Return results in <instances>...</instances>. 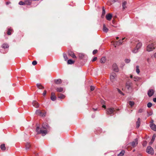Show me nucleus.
<instances>
[{"mask_svg":"<svg viewBox=\"0 0 156 156\" xmlns=\"http://www.w3.org/2000/svg\"><path fill=\"white\" fill-rule=\"evenodd\" d=\"M36 131L37 133V134H41L42 136L45 135L47 133V130L45 129H43L42 128L40 129L39 127H37Z\"/></svg>","mask_w":156,"mask_h":156,"instance_id":"1","label":"nucleus"},{"mask_svg":"<svg viewBox=\"0 0 156 156\" xmlns=\"http://www.w3.org/2000/svg\"><path fill=\"white\" fill-rule=\"evenodd\" d=\"M110 80L114 84L117 81V75L115 73H112L111 74Z\"/></svg>","mask_w":156,"mask_h":156,"instance_id":"2","label":"nucleus"},{"mask_svg":"<svg viewBox=\"0 0 156 156\" xmlns=\"http://www.w3.org/2000/svg\"><path fill=\"white\" fill-rule=\"evenodd\" d=\"M116 110L113 108H107L106 110V113L108 115H114V113L115 112Z\"/></svg>","mask_w":156,"mask_h":156,"instance_id":"3","label":"nucleus"},{"mask_svg":"<svg viewBox=\"0 0 156 156\" xmlns=\"http://www.w3.org/2000/svg\"><path fill=\"white\" fill-rule=\"evenodd\" d=\"M154 48V43L152 42H150L147 47V51H153Z\"/></svg>","mask_w":156,"mask_h":156,"instance_id":"4","label":"nucleus"},{"mask_svg":"<svg viewBox=\"0 0 156 156\" xmlns=\"http://www.w3.org/2000/svg\"><path fill=\"white\" fill-rule=\"evenodd\" d=\"M36 113V114L42 117L45 116L46 114V112L44 111H41L39 110H37Z\"/></svg>","mask_w":156,"mask_h":156,"instance_id":"5","label":"nucleus"},{"mask_svg":"<svg viewBox=\"0 0 156 156\" xmlns=\"http://www.w3.org/2000/svg\"><path fill=\"white\" fill-rule=\"evenodd\" d=\"M146 152L148 154L153 155L154 154V151L153 148L150 146H148L146 150Z\"/></svg>","mask_w":156,"mask_h":156,"instance_id":"6","label":"nucleus"},{"mask_svg":"<svg viewBox=\"0 0 156 156\" xmlns=\"http://www.w3.org/2000/svg\"><path fill=\"white\" fill-rule=\"evenodd\" d=\"M138 143V140L137 138L134 140V141H132L131 143V145L133 147H136Z\"/></svg>","mask_w":156,"mask_h":156,"instance_id":"7","label":"nucleus"},{"mask_svg":"<svg viewBox=\"0 0 156 156\" xmlns=\"http://www.w3.org/2000/svg\"><path fill=\"white\" fill-rule=\"evenodd\" d=\"M154 91L153 89H150L148 90L147 92V94L149 97H151L154 94Z\"/></svg>","mask_w":156,"mask_h":156,"instance_id":"8","label":"nucleus"},{"mask_svg":"<svg viewBox=\"0 0 156 156\" xmlns=\"http://www.w3.org/2000/svg\"><path fill=\"white\" fill-rule=\"evenodd\" d=\"M112 69L114 71L117 72L119 71L118 67L116 64L114 63L113 65Z\"/></svg>","mask_w":156,"mask_h":156,"instance_id":"9","label":"nucleus"},{"mask_svg":"<svg viewBox=\"0 0 156 156\" xmlns=\"http://www.w3.org/2000/svg\"><path fill=\"white\" fill-rule=\"evenodd\" d=\"M68 54L69 55L71 56L73 58H76V57L74 53L71 51H68Z\"/></svg>","mask_w":156,"mask_h":156,"instance_id":"10","label":"nucleus"},{"mask_svg":"<svg viewBox=\"0 0 156 156\" xmlns=\"http://www.w3.org/2000/svg\"><path fill=\"white\" fill-rule=\"evenodd\" d=\"M49 126L46 122L43 123L42 125V127L41 128H43L44 129L47 130V129H49Z\"/></svg>","mask_w":156,"mask_h":156,"instance_id":"11","label":"nucleus"},{"mask_svg":"<svg viewBox=\"0 0 156 156\" xmlns=\"http://www.w3.org/2000/svg\"><path fill=\"white\" fill-rule=\"evenodd\" d=\"M56 98V97L55 95V93L54 92H52L51 94V99L53 101H55Z\"/></svg>","mask_w":156,"mask_h":156,"instance_id":"12","label":"nucleus"},{"mask_svg":"<svg viewBox=\"0 0 156 156\" xmlns=\"http://www.w3.org/2000/svg\"><path fill=\"white\" fill-rule=\"evenodd\" d=\"M33 105L35 108H37L39 107V105L38 102L35 101H33L32 102Z\"/></svg>","mask_w":156,"mask_h":156,"instance_id":"13","label":"nucleus"},{"mask_svg":"<svg viewBox=\"0 0 156 156\" xmlns=\"http://www.w3.org/2000/svg\"><path fill=\"white\" fill-rule=\"evenodd\" d=\"M112 17V15L110 13H109L108 14L106 15V18L107 20L109 21L110 20H111Z\"/></svg>","mask_w":156,"mask_h":156,"instance_id":"14","label":"nucleus"},{"mask_svg":"<svg viewBox=\"0 0 156 156\" xmlns=\"http://www.w3.org/2000/svg\"><path fill=\"white\" fill-rule=\"evenodd\" d=\"M140 118H139L137 120L136 122V127L137 128H138L140 126Z\"/></svg>","mask_w":156,"mask_h":156,"instance_id":"15","label":"nucleus"},{"mask_svg":"<svg viewBox=\"0 0 156 156\" xmlns=\"http://www.w3.org/2000/svg\"><path fill=\"white\" fill-rule=\"evenodd\" d=\"M37 87L39 89H43L44 87L41 83H38L36 84Z\"/></svg>","mask_w":156,"mask_h":156,"instance_id":"16","label":"nucleus"},{"mask_svg":"<svg viewBox=\"0 0 156 156\" xmlns=\"http://www.w3.org/2000/svg\"><path fill=\"white\" fill-rule=\"evenodd\" d=\"M151 128L154 131H156V126L154 124H152L150 125Z\"/></svg>","mask_w":156,"mask_h":156,"instance_id":"17","label":"nucleus"},{"mask_svg":"<svg viewBox=\"0 0 156 156\" xmlns=\"http://www.w3.org/2000/svg\"><path fill=\"white\" fill-rule=\"evenodd\" d=\"M156 137V134H154L152 137V138L151 139V140L150 141V142L149 143V144L151 145L152 144L154 141L155 138V137Z\"/></svg>","mask_w":156,"mask_h":156,"instance_id":"18","label":"nucleus"},{"mask_svg":"<svg viewBox=\"0 0 156 156\" xmlns=\"http://www.w3.org/2000/svg\"><path fill=\"white\" fill-rule=\"evenodd\" d=\"M127 4V2L126 1H124L122 3V9L123 10H124L127 7L126 6Z\"/></svg>","mask_w":156,"mask_h":156,"instance_id":"19","label":"nucleus"},{"mask_svg":"<svg viewBox=\"0 0 156 156\" xmlns=\"http://www.w3.org/2000/svg\"><path fill=\"white\" fill-rule=\"evenodd\" d=\"M108 30L105 24L103 25V30L104 32L107 33L108 32Z\"/></svg>","mask_w":156,"mask_h":156,"instance_id":"20","label":"nucleus"},{"mask_svg":"<svg viewBox=\"0 0 156 156\" xmlns=\"http://www.w3.org/2000/svg\"><path fill=\"white\" fill-rule=\"evenodd\" d=\"M57 96L58 98L61 99H63L65 97V96L64 95L61 94H58Z\"/></svg>","mask_w":156,"mask_h":156,"instance_id":"21","label":"nucleus"},{"mask_svg":"<svg viewBox=\"0 0 156 156\" xmlns=\"http://www.w3.org/2000/svg\"><path fill=\"white\" fill-rule=\"evenodd\" d=\"M25 5H30L31 3V0H25L24 1Z\"/></svg>","mask_w":156,"mask_h":156,"instance_id":"22","label":"nucleus"},{"mask_svg":"<svg viewBox=\"0 0 156 156\" xmlns=\"http://www.w3.org/2000/svg\"><path fill=\"white\" fill-rule=\"evenodd\" d=\"M106 60V58L105 57H104L102 58L100 61V62L102 63H104L105 62Z\"/></svg>","mask_w":156,"mask_h":156,"instance_id":"23","label":"nucleus"},{"mask_svg":"<svg viewBox=\"0 0 156 156\" xmlns=\"http://www.w3.org/2000/svg\"><path fill=\"white\" fill-rule=\"evenodd\" d=\"M55 82L56 84H60L62 83V80L60 79L55 80Z\"/></svg>","mask_w":156,"mask_h":156,"instance_id":"24","label":"nucleus"},{"mask_svg":"<svg viewBox=\"0 0 156 156\" xmlns=\"http://www.w3.org/2000/svg\"><path fill=\"white\" fill-rule=\"evenodd\" d=\"M117 0H109L108 2V4L109 5L115 2Z\"/></svg>","mask_w":156,"mask_h":156,"instance_id":"25","label":"nucleus"},{"mask_svg":"<svg viewBox=\"0 0 156 156\" xmlns=\"http://www.w3.org/2000/svg\"><path fill=\"white\" fill-rule=\"evenodd\" d=\"M55 89L57 92H61L63 90V88L61 87H56L55 88Z\"/></svg>","mask_w":156,"mask_h":156,"instance_id":"26","label":"nucleus"},{"mask_svg":"<svg viewBox=\"0 0 156 156\" xmlns=\"http://www.w3.org/2000/svg\"><path fill=\"white\" fill-rule=\"evenodd\" d=\"M105 13V11L104 9V7H103L102 8V12L101 16V17L102 18H103L104 17Z\"/></svg>","mask_w":156,"mask_h":156,"instance_id":"27","label":"nucleus"},{"mask_svg":"<svg viewBox=\"0 0 156 156\" xmlns=\"http://www.w3.org/2000/svg\"><path fill=\"white\" fill-rule=\"evenodd\" d=\"M142 45V43L140 42H139L136 45V48L139 49L141 48Z\"/></svg>","mask_w":156,"mask_h":156,"instance_id":"28","label":"nucleus"},{"mask_svg":"<svg viewBox=\"0 0 156 156\" xmlns=\"http://www.w3.org/2000/svg\"><path fill=\"white\" fill-rule=\"evenodd\" d=\"M30 143H26L25 147H26V150H28L30 148Z\"/></svg>","mask_w":156,"mask_h":156,"instance_id":"29","label":"nucleus"},{"mask_svg":"<svg viewBox=\"0 0 156 156\" xmlns=\"http://www.w3.org/2000/svg\"><path fill=\"white\" fill-rule=\"evenodd\" d=\"M125 153V151L124 150H122L119 154H118V156H123Z\"/></svg>","mask_w":156,"mask_h":156,"instance_id":"30","label":"nucleus"},{"mask_svg":"<svg viewBox=\"0 0 156 156\" xmlns=\"http://www.w3.org/2000/svg\"><path fill=\"white\" fill-rule=\"evenodd\" d=\"M74 63V61L71 59H69L68 60L67 63L68 64H72Z\"/></svg>","mask_w":156,"mask_h":156,"instance_id":"31","label":"nucleus"},{"mask_svg":"<svg viewBox=\"0 0 156 156\" xmlns=\"http://www.w3.org/2000/svg\"><path fill=\"white\" fill-rule=\"evenodd\" d=\"M1 148L2 150H5L6 148L5 144H3L1 145Z\"/></svg>","mask_w":156,"mask_h":156,"instance_id":"32","label":"nucleus"},{"mask_svg":"<svg viewBox=\"0 0 156 156\" xmlns=\"http://www.w3.org/2000/svg\"><path fill=\"white\" fill-rule=\"evenodd\" d=\"M2 47L4 48H9V46L7 44H2Z\"/></svg>","mask_w":156,"mask_h":156,"instance_id":"33","label":"nucleus"},{"mask_svg":"<svg viewBox=\"0 0 156 156\" xmlns=\"http://www.w3.org/2000/svg\"><path fill=\"white\" fill-rule=\"evenodd\" d=\"M63 58L64 59V60L65 61H66L68 59V58L66 54L64 53L63 54Z\"/></svg>","mask_w":156,"mask_h":156,"instance_id":"34","label":"nucleus"},{"mask_svg":"<svg viewBox=\"0 0 156 156\" xmlns=\"http://www.w3.org/2000/svg\"><path fill=\"white\" fill-rule=\"evenodd\" d=\"M12 30L11 29H8L7 34L8 35H10L11 34V32H12Z\"/></svg>","mask_w":156,"mask_h":156,"instance_id":"35","label":"nucleus"},{"mask_svg":"<svg viewBox=\"0 0 156 156\" xmlns=\"http://www.w3.org/2000/svg\"><path fill=\"white\" fill-rule=\"evenodd\" d=\"M129 104L131 107H132L134 105V102L132 101H129Z\"/></svg>","mask_w":156,"mask_h":156,"instance_id":"36","label":"nucleus"},{"mask_svg":"<svg viewBox=\"0 0 156 156\" xmlns=\"http://www.w3.org/2000/svg\"><path fill=\"white\" fill-rule=\"evenodd\" d=\"M136 72L138 74H139V73L140 72V69H139V66H136Z\"/></svg>","mask_w":156,"mask_h":156,"instance_id":"37","label":"nucleus"},{"mask_svg":"<svg viewBox=\"0 0 156 156\" xmlns=\"http://www.w3.org/2000/svg\"><path fill=\"white\" fill-rule=\"evenodd\" d=\"M138 50V48H136V47L133 50L132 52L133 53H136L137 52Z\"/></svg>","mask_w":156,"mask_h":156,"instance_id":"38","label":"nucleus"},{"mask_svg":"<svg viewBox=\"0 0 156 156\" xmlns=\"http://www.w3.org/2000/svg\"><path fill=\"white\" fill-rule=\"evenodd\" d=\"M125 38V37L123 38L122 40H119L117 42V43H119L120 44H122L123 42L122 41L124 40Z\"/></svg>","mask_w":156,"mask_h":156,"instance_id":"39","label":"nucleus"},{"mask_svg":"<svg viewBox=\"0 0 156 156\" xmlns=\"http://www.w3.org/2000/svg\"><path fill=\"white\" fill-rule=\"evenodd\" d=\"M25 2H23L22 1H20L19 2V5H25Z\"/></svg>","mask_w":156,"mask_h":156,"instance_id":"40","label":"nucleus"},{"mask_svg":"<svg viewBox=\"0 0 156 156\" xmlns=\"http://www.w3.org/2000/svg\"><path fill=\"white\" fill-rule=\"evenodd\" d=\"M152 106V104L151 102H149L147 104V106L148 108H150Z\"/></svg>","mask_w":156,"mask_h":156,"instance_id":"41","label":"nucleus"},{"mask_svg":"<svg viewBox=\"0 0 156 156\" xmlns=\"http://www.w3.org/2000/svg\"><path fill=\"white\" fill-rule=\"evenodd\" d=\"M133 80L134 81H138L139 80V78L138 77H134L133 78Z\"/></svg>","mask_w":156,"mask_h":156,"instance_id":"42","label":"nucleus"},{"mask_svg":"<svg viewBox=\"0 0 156 156\" xmlns=\"http://www.w3.org/2000/svg\"><path fill=\"white\" fill-rule=\"evenodd\" d=\"M126 63H129L130 61V60L128 59H126L125 60Z\"/></svg>","mask_w":156,"mask_h":156,"instance_id":"43","label":"nucleus"},{"mask_svg":"<svg viewBox=\"0 0 156 156\" xmlns=\"http://www.w3.org/2000/svg\"><path fill=\"white\" fill-rule=\"evenodd\" d=\"M95 87L94 86H91L90 87V90L91 91L94 90L95 89Z\"/></svg>","mask_w":156,"mask_h":156,"instance_id":"44","label":"nucleus"},{"mask_svg":"<svg viewBox=\"0 0 156 156\" xmlns=\"http://www.w3.org/2000/svg\"><path fill=\"white\" fill-rule=\"evenodd\" d=\"M37 62L36 61H33L32 62V64L34 65L35 66L37 64Z\"/></svg>","mask_w":156,"mask_h":156,"instance_id":"45","label":"nucleus"},{"mask_svg":"<svg viewBox=\"0 0 156 156\" xmlns=\"http://www.w3.org/2000/svg\"><path fill=\"white\" fill-rule=\"evenodd\" d=\"M117 90L118 91L119 93L120 94L124 95V94L119 89H117Z\"/></svg>","mask_w":156,"mask_h":156,"instance_id":"46","label":"nucleus"},{"mask_svg":"<svg viewBox=\"0 0 156 156\" xmlns=\"http://www.w3.org/2000/svg\"><path fill=\"white\" fill-rule=\"evenodd\" d=\"M98 52V50H94L93 51V55H95Z\"/></svg>","mask_w":156,"mask_h":156,"instance_id":"47","label":"nucleus"},{"mask_svg":"<svg viewBox=\"0 0 156 156\" xmlns=\"http://www.w3.org/2000/svg\"><path fill=\"white\" fill-rule=\"evenodd\" d=\"M143 109L142 108H140L138 112L139 113H142L143 112Z\"/></svg>","mask_w":156,"mask_h":156,"instance_id":"48","label":"nucleus"},{"mask_svg":"<svg viewBox=\"0 0 156 156\" xmlns=\"http://www.w3.org/2000/svg\"><path fill=\"white\" fill-rule=\"evenodd\" d=\"M97 59V57H94L93 59L92 60V62H94Z\"/></svg>","mask_w":156,"mask_h":156,"instance_id":"49","label":"nucleus"},{"mask_svg":"<svg viewBox=\"0 0 156 156\" xmlns=\"http://www.w3.org/2000/svg\"><path fill=\"white\" fill-rule=\"evenodd\" d=\"M152 113H152V112H148V116H149L150 115H151L152 114Z\"/></svg>","mask_w":156,"mask_h":156,"instance_id":"50","label":"nucleus"},{"mask_svg":"<svg viewBox=\"0 0 156 156\" xmlns=\"http://www.w3.org/2000/svg\"><path fill=\"white\" fill-rule=\"evenodd\" d=\"M46 90H44V92L43 93V96H44L46 95Z\"/></svg>","mask_w":156,"mask_h":156,"instance_id":"51","label":"nucleus"},{"mask_svg":"<svg viewBox=\"0 0 156 156\" xmlns=\"http://www.w3.org/2000/svg\"><path fill=\"white\" fill-rule=\"evenodd\" d=\"M101 103L102 104H103L105 103V101L103 100H101Z\"/></svg>","mask_w":156,"mask_h":156,"instance_id":"52","label":"nucleus"},{"mask_svg":"<svg viewBox=\"0 0 156 156\" xmlns=\"http://www.w3.org/2000/svg\"><path fill=\"white\" fill-rule=\"evenodd\" d=\"M11 3V2H6V5H8L10 4Z\"/></svg>","mask_w":156,"mask_h":156,"instance_id":"53","label":"nucleus"},{"mask_svg":"<svg viewBox=\"0 0 156 156\" xmlns=\"http://www.w3.org/2000/svg\"><path fill=\"white\" fill-rule=\"evenodd\" d=\"M153 101L154 102H156V98H153Z\"/></svg>","mask_w":156,"mask_h":156,"instance_id":"54","label":"nucleus"},{"mask_svg":"<svg viewBox=\"0 0 156 156\" xmlns=\"http://www.w3.org/2000/svg\"><path fill=\"white\" fill-rule=\"evenodd\" d=\"M102 107L103 108H106V106L105 105H103Z\"/></svg>","mask_w":156,"mask_h":156,"instance_id":"55","label":"nucleus"},{"mask_svg":"<svg viewBox=\"0 0 156 156\" xmlns=\"http://www.w3.org/2000/svg\"><path fill=\"white\" fill-rule=\"evenodd\" d=\"M154 57L156 58V52L154 54Z\"/></svg>","mask_w":156,"mask_h":156,"instance_id":"56","label":"nucleus"},{"mask_svg":"<svg viewBox=\"0 0 156 156\" xmlns=\"http://www.w3.org/2000/svg\"><path fill=\"white\" fill-rule=\"evenodd\" d=\"M93 109L94 110V111H95L96 110H97V108H96V109H95L93 108Z\"/></svg>","mask_w":156,"mask_h":156,"instance_id":"57","label":"nucleus"},{"mask_svg":"<svg viewBox=\"0 0 156 156\" xmlns=\"http://www.w3.org/2000/svg\"><path fill=\"white\" fill-rule=\"evenodd\" d=\"M116 40H118L119 39V37H116Z\"/></svg>","mask_w":156,"mask_h":156,"instance_id":"58","label":"nucleus"},{"mask_svg":"<svg viewBox=\"0 0 156 156\" xmlns=\"http://www.w3.org/2000/svg\"><path fill=\"white\" fill-rule=\"evenodd\" d=\"M130 77L131 78H133V76L132 75H131Z\"/></svg>","mask_w":156,"mask_h":156,"instance_id":"59","label":"nucleus"},{"mask_svg":"<svg viewBox=\"0 0 156 156\" xmlns=\"http://www.w3.org/2000/svg\"><path fill=\"white\" fill-rule=\"evenodd\" d=\"M119 109H116V110L117 111H119Z\"/></svg>","mask_w":156,"mask_h":156,"instance_id":"60","label":"nucleus"},{"mask_svg":"<svg viewBox=\"0 0 156 156\" xmlns=\"http://www.w3.org/2000/svg\"><path fill=\"white\" fill-rule=\"evenodd\" d=\"M83 56H84L83 55H81V57H83Z\"/></svg>","mask_w":156,"mask_h":156,"instance_id":"61","label":"nucleus"},{"mask_svg":"<svg viewBox=\"0 0 156 156\" xmlns=\"http://www.w3.org/2000/svg\"><path fill=\"white\" fill-rule=\"evenodd\" d=\"M144 143H145V144H146V141H144Z\"/></svg>","mask_w":156,"mask_h":156,"instance_id":"62","label":"nucleus"},{"mask_svg":"<svg viewBox=\"0 0 156 156\" xmlns=\"http://www.w3.org/2000/svg\"><path fill=\"white\" fill-rule=\"evenodd\" d=\"M33 0L34 1H39V0Z\"/></svg>","mask_w":156,"mask_h":156,"instance_id":"63","label":"nucleus"},{"mask_svg":"<svg viewBox=\"0 0 156 156\" xmlns=\"http://www.w3.org/2000/svg\"><path fill=\"white\" fill-rule=\"evenodd\" d=\"M155 149H156V145L155 146Z\"/></svg>","mask_w":156,"mask_h":156,"instance_id":"64","label":"nucleus"}]
</instances>
